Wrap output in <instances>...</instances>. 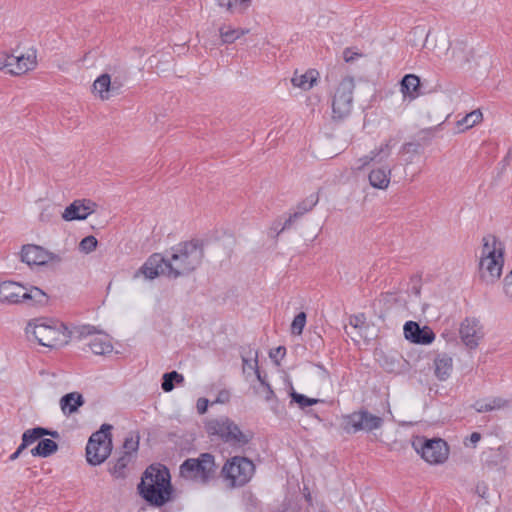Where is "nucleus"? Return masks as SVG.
Wrapping results in <instances>:
<instances>
[{
  "label": "nucleus",
  "mask_w": 512,
  "mask_h": 512,
  "mask_svg": "<svg viewBox=\"0 0 512 512\" xmlns=\"http://www.w3.org/2000/svg\"><path fill=\"white\" fill-rule=\"evenodd\" d=\"M255 473L252 460L243 456H233L223 465L220 476L226 487L240 488L250 482Z\"/></svg>",
  "instance_id": "4"
},
{
  "label": "nucleus",
  "mask_w": 512,
  "mask_h": 512,
  "mask_svg": "<svg viewBox=\"0 0 512 512\" xmlns=\"http://www.w3.org/2000/svg\"><path fill=\"white\" fill-rule=\"evenodd\" d=\"M84 403L85 400L79 392L67 393L61 397L59 402L63 414L67 416L76 413Z\"/></svg>",
  "instance_id": "24"
},
{
  "label": "nucleus",
  "mask_w": 512,
  "mask_h": 512,
  "mask_svg": "<svg viewBox=\"0 0 512 512\" xmlns=\"http://www.w3.org/2000/svg\"><path fill=\"white\" fill-rule=\"evenodd\" d=\"M412 446L430 464H441L448 458L449 449L447 443L442 439L417 437L412 442Z\"/></svg>",
  "instance_id": "9"
},
{
  "label": "nucleus",
  "mask_w": 512,
  "mask_h": 512,
  "mask_svg": "<svg viewBox=\"0 0 512 512\" xmlns=\"http://www.w3.org/2000/svg\"><path fill=\"white\" fill-rule=\"evenodd\" d=\"M111 430L110 424H102L100 429L90 436L86 446V458L89 464L99 465L110 456L112 451Z\"/></svg>",
  "instance_id": "7"
},
{
  "label": "nucleus",
  "mask_w": 512,
  "mask_h": 512,
  "mask_svg": "<svg viewBox=\"0 0 512 512\" xmlns=\"http://www.w3.org/2000/svg\"><path fill=\"white\" fill-rule=\"evenodd\" d=\"M138 446V438L128 437L125 439L123 443V453H129L130 455H132L133 452H136L138 450Z\"/></svg>",
  "instance_id": "43"
},
{
  "label": "nucleus",
  "mask_w": 512,
  "mask_h": 512,
  "mask_svg": "<svg viewBox=\"0 0 512 512\" xmlns=\"http://www.w3.org/2000/svg\"><path fill=\"white\" fill-rule=\"evenodd\" d=\"M229 399V393L227 391H221L219 392L217 398H216V403H225L226 401H228Z\"/></svg>",
  "instance_id": "49"
},
{
  "label": "nucleus",
  "mask_w": 512,
  "mask_h": 512,
  "mask_svg": "<svg viewBox=\"0 0 512 512\" xmlns=\"http://www.w3.org/2000/svg\"><path fill=\"white\" fill-rule=\"evenodd\" d=\"M246 33L244 30L240 29H233V28H221L220 29V36L223 43H233L237 39H239L241 36H243Z\"/></svg>",
  "instance_id": "37"
},
{
  "label": "nucleus",
  "mask_w": 512,
  "mask_h": 512,
  "mask_svg": "<svg viewBox=\"0 0 512 512\" xmlns=\"http://www.w3.org/2000/svg\"><path fill=\"white\" fill-rule=\"evenodd\" d=\"M344 59L346 62H350L354 59V56L350 54V51L348 49L344 51Z\"/></svg>",
  "instance_id": "54"
},
{
  "label": "nucleus",
  "mask_w": 512,
  "mask_h": 512,
  "mask_svg": "<svg viewBox=\"0 0 512 512\" xmlns=\"http://www.w3.org/2000/svg\"><path fill=\"white\" fill-rule=\"evenodd\" d=\"M290 396H291V403H296L299 406V408H301V409H304L308 406H312V405H315V404L321 402L320 399L309 398V397H307L303 394H300L294 390L291 391Z\"/></svg>",
  "instance_id": "36"
},
{
  "label": "nucleus",
  "mask_w": 512,
  "mask_h": 512,
  "mask_svg": "<svg viewBox=\"0 0 512 512\" xmlns=\"http://www.w3.org/2000/svg\"><path fill=\"white\" fill-rule=\"evenodd\" d=\"M169 265L167 257L160 253H154L148 257L140 269L135 273L134 277L138 278L143 276L146 279H154L158 276H165L168 278Z\"/></svg>",
  "instance_id": "14"
},
{
  "label": "nucleus",
  "mask_w": 512,
  "mask_h": 512,
  "mask_svg": "<svg viewBox=\"0 0 512 512\" xmlns=\"http://www.w3.org/2000/svg\"><path fill=\"white\" fill-rule=\"evenodd\" d=\"M435 338V335L431 329L428 327L420 328V332L417 333V336L414 340V343L417 344H430Z\"/></svg>",
  "instance_id": "40"
},
{
  "label": "nucleus",
  "mask_w": 512,
  "mask_h": 512,
  "mask_svg": "<svg viewBox=\"0 0 512 512\" xmlns=\"http://www.w3.org/2000/svg\"><path fill=\"white\" fill-rule=\"evenodd\" d=\"M383 424V419L375 416L367 410L353 412L344 418L345 430L347 432H371L379 429Z\"/></svg>",
  "instance_id": "12"
},
{
  "label": "nucleus",
  "mask_w": 512,
  "mask_h": 512,
  "mask_svg": "<svg viewBox=\"0 0 512 512\" xmlns=\"http://www.w3.org/2000/svg\"><path fill=\"white\" fill-rule=\"evenodd\" d=\"M420 79L414 74H407L400 82V91L403 97L414 100L419 96Z\"/></svg>",
  "instance_id": "25"
},
{
  "label": "nucleus",
  "mask_w": 512,
  "mask_h": 512,
  "mask_svg": "<svg viewBox=\"0 0 512 512\" xmlns=\"http://www.w3.org/2000/svg\"><path fill=\"white\" fill-rule=\"evenodd\" d=\"M17 63V55L8 54L6 52L0 53V69H7L8 73L11 74V70H14V65Z\"/></svg>",
  "instance_id": "38"
},
{
  "label": "nucleus",
  "mask_w": 512,
  "mask_h": 512,
  "mask_svg": "<svg viewBox=\"0 0 512 512\" xmlns=\"http://www.w3.org/2000/svg\"><path fill=\"white\" fill-rule=\"evenodd\" d=\"M258 352L257 351H249V355H242L243 362V372L245 374L254 373L258 380H261V373L258 367Z\"/></svg>",
  "instance_id": "30"
},
{
  "label": "nucleus",
  "mask_w": 512,
  "mask_h": 512,
  "mask_svg": "<svg viewBox=\"0 0 512 512\" xmlns=\"http://www.w3.org/2000/svg\"><path fill=\"white\" fill-rule=\"evenodd\" d=\"M215 471V459L210 453H202L198 458L186 459L180 466L183 478L202 485L207 484L214 477Z\"/></svg>",
  "instance_id": "6"
},
{
  "label": "nucleus",
  "mask_w": 512,
  "mask_h": 512,
  "mask_svg": "<svg viewBox=\"0 0 512 512\" xmlns=\"http://www.w3.org/2000/svg\"><path fill=\"white\" fill-rule=\"evenodd\" d=\"M504 249V244L495 235H485L479 260H504Z\"/></svg>",
  "instance_id": "19"
},
{
  "label": "nucleus",
  "mask_w": 512,
  "mask_h": 512,
  "mask_svg": "<svg viewBox=\"0 0 512 512\" xmlns=\"http://www.w3.org/2000/svg\"><path fill=\"white\" fill-rule=\"evenodd\" d=\"M394 146H395L394 139L390 138V139L384 141L379 146H377L373 150H371L369 154L358 158L355 162L354 169L357 171H361L372 162H375V163L384 162L385 160H387L390 157Z\"/></svg>",
  "instance_id": "15"
},
{
  "label": "nucleus",
  "mask_w": 512,
  "mask_h": 512,
  "mask_svg": "<svg viewBox=\"0 0 512 512\" xmlns=\"http://www.w3.org/2000/svg\"><path fill=\"white\" fill-rule=\"evenodd\" d=\"M45 432L46 433H44V436H51V437L56 438V439L59 438V436H60L59 433L57 431H54V430H49V429L45 428Z\"/></svg>",
  "instance_id": "53"
},
{
  "label": "nucleus",
  "mask_w": 512,
  "mask_h": 512,
  "mask_svg": "<svg viewBox=\"0 0 512 512\" xmlns=\"http://www.w3.org/2000/svg\"><path fill=\"white\" fill-rule=\"evenodd\" d=\"M448 60L456 66H463L468 62V53L462 43H458L447 51Z\"/></svg>",
  "instance_id": "31"
},
{
  "label": "nucleus",
  "mask_w": 512,
  "mask_h": 512,
  "mask_svg": "<svg viewBox=\"0 0 512 512\" xmlns=\"http://www.w3.org/2000/svg\"><path fill=\"white\" fill-rule=\"evenodd\" d=\"M21 260L29 266H43L48 263L58 264L62 261V257L41 246L27 244L22 247Z\"/></svg>",
  "instance_id": "13"
},
{
  "label": "nucleus",
  "mask_w": 512,
  "mask_h": 512,
  "mask_svg": "<svg viewBox=\"0 0 512 512\" xmlns=\"http://www.w3.org/2000/svg\"><path fill=\"white\" fill-rule=\"evenodd\" d=\"M286 349L282 346L277 347L274 351L270 352V357L277 359L278 357H284Z\"/></svg>",
  "instance_id": "48"
},
{
  "label": "nucleus",
  "mask_w": 512,
  "mask_h": 512,
  "mask_svg": "<svg viewBox=\"0 0 512 512\" xmlns=\"http://www.w3.org/2000/svg\"><path fill=\"white\" fill-rule=\"evenodd\" d=\"M354 88V80L349 76L342 78L337 85L332 99L334 119L342 120L350 115L353 107Z\"/></svg>",
  "instance_id": "8"
},
{
  "label": "nucleus",
  "mask_w": 512,
  "mask_h": 512,
  "mask_svg": "<svg viewBox=\"0 0 512 512\" xmlns=\"http://www.w3.org/2000/svg\"><path fill=\"white\" fill-rule=\"evenodd\" d=\"M392 170L388 166L373 168L368 175V180L373 188L385 190L389 187Z\"/></svg>",
  "instance_id": "21"
},
{
  "label": "nucleus",
  "mask_w": 512,
  "mask_h": 512,
  "mask_svg": "<svg viewBox=\"0 0 512 512\" xmlns=\"http://www.w3.org/2000/svg\"><path fill=\"white\" fill-rule=\"evenodd\" d=\"M0 290V303L2 304H24L27 307H43L49 302V296L44 290H25L22 294Z\"/></svg>",
  "instance_id": "11"
},
{
  "label": "nucleus",
  "mask_w": 512,
  "mask_h": 512,
  "mask_svg": "<svg viewBox=\"0 0 512 512\" xmlns=\"http://www.w3.org/2000/svg\"><path fill=\"white\" fill-rule=\"evenodd\" d=\"M453 371V359L446 353L434 358V374L439 381H446Z\"/></svg>",
  "instance_id": "22"
},
{
  "label": "nucleus",
  "mask_w": 512,
  "mask_h": 512,
  "mask_svg": "<svg viewBox=\"0 0 512 512\" xmlns=\"http://www.w3.org/2000/svg\"><path fill=\"white\" fill-rule=\"evenodd\" d=\"M121 86L122 84L118 80L115 79L114 81H112L111 94L117 93L120 90Z\"/></svg>",
  "instance_id": "50"
},
{
  "label": "nucleus",
  "mask_w": 512,
  "mask_h": 512,
  "mask_svg": "<svg viewBox=\"0 0 512 512\" xmlns=\"http://www.w3.org/2000/svg\"><path fill=\"white\" fill-rule=\"evenodd\" d=\"M504 298L510 304H512V290H502Z\"/></svg>",
  "instance_id": "51"
},
{
  "label": "nucleus",
  "mask_w": 512,
  "mask_h": 512,
  "mask_svg": "<svg viewBox=\"0 0 512 512\" xmlns=\"http://www.w3.org/2000/svg\"><path fill=\"white\" fill-rule=\"evenodd\" d=\"M497 454L503 458H506V450L503 447H499L497 449Z\"/></svg>",
  "instance_id": "56"
},
{
  "label": "nucleus",
  "mask_w": 512,
  "mask_h": 512,
  "mask_svg": "<svg viewBox=\"0 0 512 512\" xmlns=\"http://www.w3.org/2000/svg\"><path fill=\"white\" fill-rule=\"evenodd\" d=\"M360 323V318L359 317H355V323L353 322V320L350 321V324L354 325V327H357Z\"/></svg>",
  "instance_id": "57"
},
{
  "label": "nucleus",
  "mask_w": 512,
  "mask_h": 512,
  "mask_svg": "<svg viewBox=\"0 0 512 512\" xmlns=\"http://www.w3.org/2000/svg\"><path fill=\"white\" fill-rule=\"evenodd\" d=\"M74 333L78 339H85L91 336L88 345L91 351L96 355H106L113 351V345L109 335L97 332L92 325H83L75 328Z\"/></svg>",
  "instance_id": "10"
},
{
  "label": "nucleus",
  "mask_w": 512,
  "mask_h": 512,
  "mask_svg": "<svg viewBox=\"0 0 512 512\" xmlns=\"http://www.w3.org/2000/svg\"><path fill=\"white\" fill-rule=\"evenodd\" d=\"M319 196L318 194H311L306 199L301 201L294 213H292L289 218L284 222L282 230L289 228L292 223L298 218L302 217L305 213L311 211L318 203Z\"/></svg>",
  "instance_id": "23"
},
{
  "label": "nucleus",
  "mask_w": 512,
  "mask_h": 512,
  "mask_svg": "<svg viewBox=\"0 0 512 512\" xmlns=\"http://www.w3.org/2000/svg\"><path fill=\"white\" fill-rule=\"evenodd\" d=\"M132 455L129 453H122V455L116 460L114 466L110 469L111 473L115 477H123L125 468L131 461Z\"/></svg>",
  "instance_id": "35"
},
{
  "label": "nucleus",
  "mask_w": 512,
  "mask_h": 512,
  "mask_svg": "<svg viewBox=\"0 0 512 512\" xmlns=\"http://www.w3.org/2000/svg\"><path fill=\"white\" fill-rule=\"evenodd\" d=\"M23 450H24V449H21V445H20V446L17 448V450H16L13 454H11V455H10V457H9V458H10V460H11V461L16 460V459L20 456V454L22 453V451H23Z\"/></svg>",
  "instance_id": "52"
},
{
  "label": "nucleus",
  "mask_w": 512,
  "mask_h": 512,
  "mask_svg": "<svg viewBox=\"0 0 512 512\" xmlns=\"http://www.w3.org/2000/svg\"><path fill=\"white\" fill-rule=\"evenodd\" d=\"M459 333L462 342L470 349H475L483 337L479 321L475 318H466L461 323Z\"/></svg>",
  "instance_id": "18"
},
{
  "label": "nucleus",
  "mask_w": 512,
  "mask_h": 512,
  "mask_svg": "<svg viewBox=\"0 0 512 512\" xmlns=\"http://www.w3.org/2000/svg\"><path fill=\"white\" fill-rule=\"evenodd\" d=\"M44 433L46 432L45 428L43 427H35L26 430L22 435V443L20 444L21 449H25L35 441L39 440L41 437L44 436Z\"/></svg>",
  "instance_id": "33"
},
{
  "label": "nucleus",
  "mask_w": 512,
  "mask_h": 512,
  "mask_svg": "<svg viewBox=\"0 0 512 512\" xmlns=\"http://www.w3.org/2000/svg\"><path fill=\"white\" fill-rule=\"evenodd\" d=\"M510 403V400L503 397H487L477 400L473 404V408L478 413H485L507 409L510 407Z\"/></svg>",
  "instance_id": "20"
},
{
  "label": "nucleus",
  "mask_w": 512,
  "mask_h": 512,
  "mask_svg": "<svg viewBox=\"0 0 512 512\" xmlns=\"http://www.w3.org/2000/svg\"><path fill=\"white\" fill-rule=\"evenodd\" d=\"M318 76L319 73L316 70L310 69L304 74H295L292 77L291 82L293 86L299 87L300 89L306 91L311 89L316 84Z\"/></svg>",
  "instance_id": "26"
},
{
  "label": "nucleus",
  "mask_w": 512,
  "mask_h": 512,
  "mask_svg": "<svg viewBox=\"0 0 512 512\" xmlns=\"http://www.w3.org/2000/svg\"><path fill=\"white\" fill-rule=\"evenodd\" d=\"M206 430L209 435L217 436L232 447L241 448L252 439V433L243 432L240 427L226 416H221L207 422Z\"/></svg>",
  "instance_id": "5"
},
{
  "label": "nucleus",
  "mask_w": 512,
  "mask_h": 512,
  "mask_svg": "<svg viewBox=\"0 0 512 512\" xmlns=\"http://www.w3.org/2000/svg\"><path fill=\"white\" fill-rule=\"evenodd\" d=\"M96 203L89 199L73 201L62 213L65 221L84 220L95 212Z\"/></svg>",
  "instance_id": "17"
},
{
  "label": "nucleus",
  "mask_w": 512,
  "mask_h": 512,
  "mask_svg": "<svg viewBox=\"0 0 512 512\" xmlns=\"http://www.w3.org/2000/svg\"><path fill=\"white\" fill-rule=\"evenodd\" d=\"M58 450V445L52 439H42L37 446L31 450L33 456L49 457Z\"/></svg>",
  "instance_id": "28"
},
{
  "label": "nucleus",
  "mask_w": 512,
  "mask_h": 512,
  "mask_svg": "<svg viewBox=\"0 0 512 512\" xmlns=\"http://www.w3.org/2000/svg\"><path fill=\"white\" fill-rule=\"evenodd\" d=\"M231 7H232V4L229 2V3L227 4V8H228V9H230Z\"/></svg>",
  "instance_id": "58"
},
{
  "label": "nucleus",
  "mask_w": 512,
  "mask_h": 512,
  "mask_svg": "<svg viewBox=\"0 0 512 512\" xmlns=\"http://www.w3.org/2000/svg\"><path fill=\"white\" fill-rule=\"evenodd\" d=\"M481 434L478 432H473L465 441V446H472L475 447L476 444L480 441Z\"/></svg>",
  "instance_id": "46"
},
{
  "label": "nucleus",
  "mask_w": 512,
  "mask_h": 512,
  "mask_svg": "<svg viewBox=\"0 0 512 512\" xmlns=\"http://www.w3.org/2000/svg\"><path fill=\"white\" fill-rule=\"evenodd\" d=\"M423 284H425V282L422 279L421 273H415L410 277L409 285L411 286V288H419Z\"/></svg>",
  "instance_id": "45"
},
{
  "label": "nucleus",
  "mask_w": 512,
  "mask_h": 512,
  "mask_svg": "<svg viewBox=\"0 0 512 512\" xmlns=\"http://www.w3.org/2000/svg\"><path fill=\"white\" fill-rule=\"evenodd\" d=\"M25 334L29 341H37L48 348H58L68 344L71 332L66 325L51 318H35L27 323Z\"/></svg>",
  "instance_id": "3"
},
{
  "label": "nucleus",
  "mask_w": 512,
  "mask_h": 512,
  "mask_svg": "<svg viewBox=\"0 0 512 512\" xmlns=\"http://www.w3.org/2000/svg\"><path fill=\"white\" fill-rule=\"evenodd\" d=\"M46 210H47V209H44V210L41 212L40 216H39L40 220H41V221H43V222H44V221H48V220H49V215H47V214L45 213V212H46Z\"/></svg>",
  "instance_id": "55"
},
{
  "label": "nucleus",
  "mask_w": 512,
  "mask_h": 512,
  "mask_svg": "<svg viewBox=\"0 0 512 512\" xmlns=\"http://www.w3.org/2000/svg\"><path fill=\"white\" fill-rule=\"evenodd\" d=\"M504 260H479V279L480 285L492 286L500 278Z\"/></svg>",
  "instance_id": "16"
},
{
  "label": "nucleus",
  "mask_w": 512,
  "mask_h": 512,
  "mask_svg": "<svg viewBox=\"0 0 512 512\" xmlns=\"http://www.w3.org/2000/svg\"><path fill=\"white\" fill-rule=\"evenodd\" d=\"M306 324V314L304 312H300L297 314L292 321L291 324V332L295 335H300L303 332V329Z\"/></svg>",
  "instance_id": "39"
},
{
  "label": "nucleus",
  "mask_w": 512,
  "mask_h": 512,
  "mask_svg": "<svg viewBox=\"0 0 512 512\" xmlns=\"http://www.w3.org/2000/svg\"><path fill=\"white\" fill-rule=\"evenodd\" d=\"M420 328L421 327L416 322H413V321L406 322L404 325V334H405L406 339L414 342V340L417 336V333L420 332Z\"/></svg>",
  "instance_id": "42"
},
{
  "label": "nucleus",
  "mask_w": 512,
  "mask_h": 512,
  "mask_svg": "<svg viewBox=\"0 0 512 512\" xmlns=\"http://www.w3.org/2000/svg\"><path fill=\"white\" fill-rule=\"evenodd\" d=\"M483 119V114L479 109L473 110L468 113L461 120L457 121V126L461 131L472 128L476 124L480 123Z\"/></svg>",
  "instance_id": "32"
},
{
  "label": "nucleus",
  "mask_w": 512,
  "mask_h": 512,
  "mask_svg": "<svg viewBox=\"0 0 512 512\" xmlns=\"http://www.w3.org/2000/svg\"><path fill=\"white\" fill-rule=\"evenodd\" d=\"M183 381L184 377L182 374H179L177 371L168 372L163 375L161 387L165 392H170L174 388V382L181 383Z\"/></svg>",
  "instance_id": "34"
},
{
  "label": "nucleus",
  "mask_w": 512,
  "mask_h": 512,
  "mask_svg": "<svg viewBox=\"0 0 512 512\" xmlns=\"http://www.w3.org/2000/svg\"><path fill=\"white\" fill-rule=\"evenodd\" d=\"M137 488L140 496L155 507H162L173 499L170 472L160 464L146 468Z\"/></svg>",
  "instance_id": "1"
},
{
  "label": "nucleus",
  "mask_w": 512,
  "mask_h": 512,
  "mask_svg": "<svg viewBox=\"0 0 512 512\" xmlns=\"http://www.w3.org/2000/svg\"><path fill=\"white\" fill-rule=\"evenodd\" d=\"M112 80L109 74L100 75L93 83V91L101 100H108L111 96Z\"/></svg>",
  "instance_id": "27"
},
{
  "label": "nucleus",
  "mask_w": 512,
  "mask_h": 512,
  "mask_svg": "<svg viewBox=\"0 0 512 512\" xmlns=\"http://www.w3.org/2000/svg\"><path fill=\"white\" fill-rule=\"evenodd\" d=\"M98 241L97 239L90 235L83 238L79 243V249L84 253H90L94 251L97 247Z\"/></svg>",
  "instance_id": "41"
},
{
  "label": "nucleus",
  "mask_w": 512,
  "mask_h": 512,
  "mask_svg": "<svg viewBox=\"0 0 512 512\" xmlns=\"http://www.w3.org/2000/svg\"><path fill=\"white\" fill-rule=\"evenodd\" d=\"M208 400L206 398H199L197 400V411L199 414H204L208 408Z\"/></svg>",
  "instance_id": "47"
},
{
  "label": "nucleus",
  "mask_w": 512,
  "mask_h": 512,
  "mask_svg": "<svg viewBox=\"0 0 512 512\" xmlns=\"http://www.w3.org/2000/svg\"><path fill=\"white\" fill-rule=\"evenodd\" d=\"M258 381L260 382V384L262 386V391L260 393H262L265 401L270 402L271 400H273L275 398V393L272 390L269 383H267L263 377H261V380H258Z\"/></svg>",
  "instance_id": "44"
},
{
  "label": "nucleus",
  "mask_w": 512,
  "mask_h": 512,
  "mask_svg": "<svg viewBox=\"0 0 512 512\" xmlns=\"http://www.w3.org/2000/svg\"><path fill=\"white\" fill-rule=\"evenodd\" d=\"M204 246L200 240L181 242L170 249L167 256L169 265L168 279L189 276L202 263Z\"/></svg>",
  "instance_id": "2"
},
{
  "label": "nucleus",
  "mask_w": 512,
  "mask_h": 512,
  "mask_svg": "<svg viewBox=\"0 0 512 512\" xmlns=\"http://www.w3.org/2000/svg\"><path fill=\"white\" fill-rule=\"evenodd\" d=\"M34 55H17V63L14 65V70H11L12 75H22L29 70L33 69L36 65Z\"/></svg>",
  "instance_id": "29"
}]
</instances>
